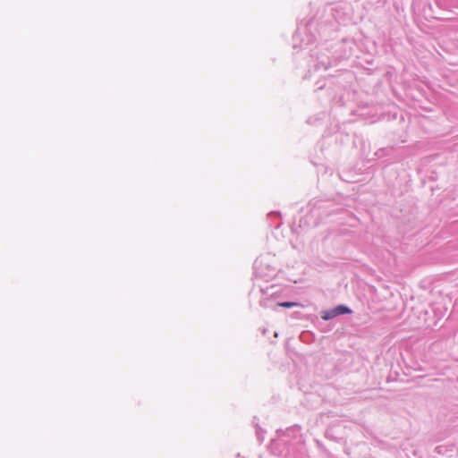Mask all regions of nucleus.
I'll return each instance as SVG.
<instances>
[{
	"instance_id": "obj_1",
	"label": "nucleus",
	"mask_w": 458,
	"mask_h": 458,
	"mask_svg": "<svg viewBox=\"0 0 458 458\" xmlns=\"http://www.w3.org/2000/svg\"><path fill=\"white\" fill-rule=\"evenodd\" d=\"M278 306L284 307V308H293V307L301 306V304L297 303V302L284 301V302L278 303Z\"/></svg>"
},
{
	"instance_id": "obj_2",
	"label": "nucleus",
	"mask_w": 458,
	"mask_h": 458,
	"mask_svg": "<svg viewBox=\"0 0 458 458\" xmlns=\"http://www.w3.org/2000/svg\"><path fill=\"white\" fill-rule=\"evenodd\" d=\"M335 311L338 314L350 313L351 310L345 306H338Z\"/></svg>"
},
{
	"instance_id": "obj_3",
	"label": "nucleus",
	"mask_w": 458,
	"mask_h": 458,
	"mask_svg": "<svg viewBox=\"0 0 458 458\" xmlns=\"http://www.w3.org/2000/svg\"><path fill=\"white\" fill-rule=\"evenodd\" d=\"M335 315H337V313H336L335 310H333V311H330V312H326V313L322 316V318H323L324 319L327 320V319L332 318H333V317H335Z\"/></svg>"
}]
</instances>
